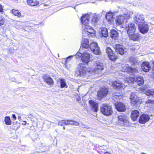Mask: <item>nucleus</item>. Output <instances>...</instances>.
Segmentation results:
<instances>
[{
  "label": "nucleus",
  "mask_w": 154,
  "mask_h": 154,
  "mask_svg": "<svg viewBox=\"0 0 154 154\" xmlns=\"http://www.w3.org/2000/svg\"><path fill=\"white\" fill-rule=\"evenodd\" d=\"M77 100L78 101H79L80 100V98L79 97L78 98H76Z\"/></svg>",
  "instance_id": "obj_51"
},
{
  "label": "nucleus",
  "mask_w": 154,
  "mask_h": 154,
  "mask_svg": "<svg viewBox=\"0 0 154 154\" xmlns=\"http://www.w3.org/2000/svg\"><path fill=\"white\" fill-rule=\"evenodd\" d=\"M134 19V22L137 24L140 23L141 22H145L144 15L141 14H135Z\"/></svg>",
  "instance_id": "obj_8"
},
{
  "label": "nucleus",
  "mask_w": 154,
  "mask_h": 154,
  "mask_svg": "<svg viewBox=\"0 0 154 154\" xmlns=\"http://www.w3.org/2000/svg\"><path fill=\"white\" fill-rule=\"evenodd\" d=\"M18 119L19 120H20V121H21V117L20 116H19L18 117Z\"/></svg>",
  "instance_id": "obj_50"
},
{
  "label": "nucleus",
  "mask_w": 154,
  "mask_h": 154,
  "mask_svg": "<svg viewBox=\"0 0 154 154\" xmlns=\"http://www.w3.org/2000/svg\"><path fill=\"white\" fill-rule=\"evenodd\" d=\"M114 95L116 96H119L120 95V94L119 93H114V94H113Z\"/></svg>",
  "instance_id": "obj_45"
},
{
  "label": "nucleus",
  "mask_w": 154,
  "mask_h": 154,
  "mask_svg": "<svg viewBox=\"0 0 154 154\" xmlns=\"http://www.w3.org/2000/svg\"><path fill=\"white\" fill-rule=\"evenodd\" d=\"M106 52L108 54L109 59L112 60H115L117 58V56H116L112 49H106Z\"/></svg>",
  "instance_id": "obj_14"
},
{
  "label": "nucleus",
  "mask_w": 154,
  "mask_h": 154,
  "mask_svg": "<svg viewBox=\"0 0 154 154\" xmlns=\"http://www.w3.org/2000/svg\"><path fill=\"white\" fill-rule=\"evenodd\" d=\"M4 21L3 18L0 16V26L3 25L4 23Z\"/></svg>",
  "instance_id": "obj_40"
},
{
  "label": "nucleus",
  "mask_w": 154,
  "mask_h": 154,
  "mask_svg": "<svg viewBox=\"0 0 154 154\" xmlns=\"http://www.w3.org/2000/svg\"><path fill=\"white\" fill-rule=\"evenodd\" d=\"M43 79L45 82L49 85H52L54 83L53 80L48 75H45L43 77Z\"/></svg>",
  "instance_id": "obj_19"
},
{
  "label": "nucleus",
  "mask_w": 154,
  "mask_h": 154,
  "mask_svg": "<svg viewBox=\"0 0 154 154\" xmlns=\"http://www.w3.org/2000/svg\"><path fill=\"white\" fill-rule=\"evenodd\" d=\"M83 49H79L78 52L76 53L77 56H82V60L85 63H88L90 61V55L88 53H84L82 51Z\"/></svg>",
  "instance_id": "obj_3"
},
{
  "label": "nucleus",
  "mask_w": 154,
  "mask_h": 154,
  "mask_svg": "<svg viewBox=\"0 0 154 154\" xmlns=\"http://www.w3.org/2000/svg\"><path fill=\"white\" fill-rule=\"evenodd\" d=\"M104 154H111L109 153V152H106L104 153Z\"/></svg>",
  "instance_id": "obj_52"
},
{
  "label": "nucleus",
  "mask_w": 154,
  "mask_h": 154,
  "mask_svg": "<svg viewBox=\"0 0 154 154\" xmlns=\"http://www.w3.org/2000/svg\"><path fill=\"white\" fill-rule=\"evenodd\" d=\"M87 71L85 65L83 63H80L78 69L77 71V73L80 75H84Z\"/></svg>",
  "instance_id": "obj_12"
},
{
  "label": "nucleus",
  "mask_w": 154,
  "mask_h": 154,
  "mask_svg": "<svg viewBox=\"0 0 154 154\" xmlns=\"http://www.w3.org/2000/svg\"><path fill=\"white\" fill-rule=\"evenodd\" d=\"M129 61L131 62V63H133V65L134 66H136L137 64V61L136 58H134L132 57H131L129 58Z\"/></svg>",
  "instance_id": "obj_30"
},
{
  "label": "nucleus",
  "mask_w": 154,
  "mask_h": 154,
  "mask_svg": "<svg viewBox=\"0 0 154 154\" xmlns=\"http://www.w3.org/2000/svg\"><path fill=\"white\" fill-rule=\"evenodd\" d=\"M89 47L90 48H100L98 46L97 43L94 42H93L91 43L89 45Z\"/></svg>",
  "instance_id": "obj_34"
},
{
  "label": "nucleus",
  "mask_w": 154,
  "mask_h": 154,
  "mask_svg": "<svg viewBox=\"0 0 154 154\" xmlns=\"http://www.w3.org/2000/svg\"><path fill=\"white\" fill-rule=\"evenodd\" d=\"M101 15L96 13L86 14L83 15L81 18L82 26L83 29V35L86 37L94 36L95 35V31L89 25V22L91 19V23L94 24L97 23L100 20Z\"/></svg>",
  "instance_id": "obj_1"
},
{
  "label": "nucleus",
  "mask_w": 154,
  "mask_h": 154,
  "mask_svg": "<svg viewBox=\"0 0 154 154\" xmlns=\"http://www.w3.org/2000/svg\"><path fill=\"white\" fill-rule=\"evenodd\" d=\"M27 4L32 6H36L39 4V2L36 0H27Z\"/></svg>",
  "instance_id": "obj_26"
},
{
  "label": "nucleus",
  "mask_w": 154,
  "mask_h": 154,
  "mask_svg": "<svg viewBox=\"0 0 154 154\" xmlns=\"http://www.w3.org/2000/svg\"><path fill=\"white\" fill-rule=\"evenodd\" d=\"M69 120H65V125H70L69 123Z\"/></svg>",
  "instance_id": "obj_42"
},
{
  "label": "nucleus",
  "mask_w": 154,
  "mask_h": 154,
  "mask_svg": "<svg viewBox=\"0 0 154 154\" xmlns=\"http://www.w3.org/2000/svg\"><path fill=\"white\" fill-rule=\"evenodd\" d=\"M151 24L146 22H141L138 24V29L140 32L143 34H145L147 33L149 30V24Z\"/></svg>",
  "instance_id": "obj_2"
},
{
  "label": "nucleus",
  "mask_w": 154,
  "mask_h": 154,
  "mask_svg": "<svg viewBox=\"0 0 154 154\" xmlns=\"http://www.w3.org/2000/svg\"><path fill=\"white\" fill-rule=\"evenodd\" d=\"M100 33L101 34L102 36L104 37H107L108 35L107 29L105 28L101 29V32H100Z\"/></svg>",
  "instance_id": "obj_27"
},
{
  "label": "nucleus",
  "mask_w": 154,
  "mask_h": 154,
  "mask_svg": "<svg viewBox=\"0 0 154 154\" xmlns=\"http://www.w3.org/2000/svg\"><path fill=\"white\" fill-rule=\"evenodd\" d=\"M150 68L149 63L147 62H144L141 65V69L144 72H147Z\"/></svg>",
  "instance_id": "obj_25"
},
{
  "label": "nucleus",
  "mask_w": 154,
  "mask_h": 154,
  "mask_svg": "<svg viewBox=\"0 0 154 154\" xmlns=\"http://www.w3.org/2000/svg\"><path fill=\"white\" fill-rule=\"evenodd\" d=\"M130 99L131 103L132 105H134L136 104L140 103L139 98L134 93H131Z\"/></svg>",
  "instance_id": "obj_10"
},
{
  "label": "nucleus",
  "mask_w": 154,
  "mask_h": 154,
  "mask_svg": "<svg viewBox=\"0 0 154 154\" xmlns=\"http://www.w3.org/2000/svg\"><path fill=\"white\" fill-rule=\"evenodd\" d=\"M131 81L135 82L139 85H141L144 83V80L141 77H137V78H132L131 79Z\"/></svg>",
  "instance_id": "obj_22"
},
{
  "label": "nucleus",
  "mask_w": 154,
  "mask_h": 154,
  "mask_svg": "<svg viewBox=\"0 0 154 154\" xmlns=\"http://www.w3.org/2000/svg\"><path fill=\"white\" fill-rule=\"evenodd\" d=\"M128 35L129 38L134 41H138L141 38L139 33H135V32L131 33Z\"/></svg>",
  "instance_id": "obj_18"
},
{
  "label": "nucleus",
  "mask_w": 154,
  "mask_h": 154,
  "mask_svg": "<svg viewBox=\"0 0 154 154\" xmlns=\"http://www.w3.org/2000/svg\"><path fill=\"white\" fill-rule=\"evenodd\" d=\"M116 109L120 112H124L126 110L125 106L124 104L121 103H118L116 105Z\"/></svg>",
  "instance_id": "obj_21"
},
{
  "label": "nucleus",
  "mask_w": 154,
  "mask_h": 154,
  "mask_svg": "<svg viewBox=\"0 0 154 154\" xmlns=\"http://www.w3.org/2000/svg\"><path fill=\"white\" fill-rule=\"evenodd\" d=\"M69 124H70V125L75 126H78L79 125V122L73 120H70Z\"/></svg>",
  "instance_id": "obj_37"
},
{
  "label": "nucleus",
  "mask_w": 154,
  "mask_h": 154,
  "mask_svg": "<svg viewBox=\"0 0 154 154\" xmlns=\"http://www.w3.org/2000/svg\"><path fill=\"white\" fill-rule=\"evenodd\" d=\"M73 57V56H69V57H68L66 59V63L68 62V60H70L71 58L72 57Z\"/></svg>",
  "instance_id": "obj_41"
},
{
  "label": "nucleus",
  "mask_w": 154,
  "mask_h": 154,
  "mask_svg": "<svg viewBox=\"0 0 154 154\" xmlns=\"http://www.w3.org/2000/svg\"><path fill=\"white\" fill-rule=\"evenodd\" d=\"M115 48H123V46L120 44H116L115 45V47H114Z\"/></svg>",
  "instance_id": "obj_39"
},
{
  "label": "nucleus",
  "mask_w": 154,
  "mask_h": 154,
  "mask_svg": "<svg viewBox=\"0 0 154 154\" xmlns=\"http://www.w3.org/2000/svg\"><path fill=\"white\" fill-rule=\"evenodd\" d=\"M11 12L12 14L18 17H20L21 15V14L20 12H19L18 10H15L14 9H13Z\"/></svg>",
  "instance_id": "obj_32"
},
{
  "label": "nucleus",
  "mask_w": 154,
  "mask_h": 154,
  "mask_svg": "<svg viewBox=\"0 0 154 154\" xmlns=\"http://www.w3.org/2000/svg\"><path fill=\"white\" fill-rule=\"evenodd\" d=\"M148 115L143 114L141 115L139 119V122L141 124H144L148 122L149 119Z\"/></svg>",
  "instance_id": "obj_16"
},
{
  "label": "nucleus",
  "mask_w": 154,
  "mask_h": 154,
  "mask_svg": "<svg viewBox=\"0 0 154 154\" xmlns=\"http://www.w3.org/2000/svg\"><path fill=\"white\" fill-rule=\"evenodd\" d=\"M107 48H109V47H107Z\"/></svg>",
  "instance_id": "obj_54"
},
{
  "label": "nucleus",
  "mask_w": 154,
  "mask_h": 154,
  "mask_svg": "<svg viewBox=\"0 0 154 154\" xmlns=\"http://www.w3.org/2000/svg\"><path fill=\"white\" fill-rule=\"evenodd\" d=\"M112 85L114 88L119 90L124 89L125 87V85L119 81H115L112 82Z\"/></svg>",
  "instance_id": "obj_11"
},
{
  "label": "nucleus",
  "mask_w": 154,
  "mask_h": 154,
  "mask_svg": "<svg viewBox=\"0 0 154 154\" xmlns=\"http://www.w3.org/2000/svg\"><path fill=\"white\" fill-rule=\"evenodd\" d=\"M100 111L103 114L106 116L111 115L113 112L111 106L106 104L102 105L100 108Z\"/></svg>",
  "instance_id": "obj_4"
},
{
  "label": "nucleus",
  "mask_w": 154,
  "mask_h": 154,
  "mask_svg": "<svg viewBox=\"0 0 154 154\" xmlns=\"http://www.w3.org/2000/svg\"><path fill=\"white\" fill-rule=\"evenodd\" d=\"M95 67L94 70L95 73H97L104 69V65L103 63L99 61H96L95 63Z\"/></svg>",
  "instance_id": "obj_7"
},
{
  "label": "nucleus",
  "mask_w": 154,
  "mask_h": 154,
  "mask_svg": "<svg viewBox=\"0 0 154 154\" xmlns=\"http://www.w3.org/2000/svg\"><path fill=\"white\" fill-rule=\"evenodd\" d=\"M82 127L83 128H87L86 126L83 124H82Z\"/></svg>",
  "instance_id": "obj_49"
},
{
  "label": "nucleus",
  "mask_w": 154,
  "mask_h": 154,
  "mask_svg": "<svg viewBox=\"0 0 154 154\" xmlns=\"http://www.w3.org/2000/svg\"><path fill=\"white\" fill-rule=\"evenodd\" d=\"M91 109L95 112H97L98 110V104L93 100H90L89 102Z\"/></svg>",
  "instance_id": "obj_15"
},
{
  "label": "nucleus",
  "mask_w": 154,
  "mask_h": 154,
  "mask_svg": "<svg viewBox=\"0 0 154 154\" xmlns=\"http://www.w3.org/2000/svg\"><path fill=\"white\" fill-rule=\"evenodd\" d=\"M153 102V101L152 100H148L147 101H146V103H152V102Z\"/></svg>",
  "instance_id": "obj_47"
},
{
  "label": "nucleus",
  "mask_w": 154,
  "mask_h": 154,
  "mask_svg": "<svg viewBox=\"0 0 154 154\" xmlns=\"http://www.w3.org/2000/svg\"><path fill=\"white\" fill-rule=\"evenodd\" d=\"M125 29L127 31V33L129 35L131 33L135 32L136 27L134 23H130L126 25Z\"/></svg>",
  "instance_id": "obj_6"
},
{
  "label": "nucleus",
  "mask_w": 154,
  "mask_h": 154,
  "mask_svg": "<svg viewBox=\"0 0 154 154\" xmlns=\"http://www.w3.org/2000/svg\"><path fill=\"white\" fill-rule=\"evenodd\" d=\"M130 15L128 14H124L117 16L116 19V24L120 25L123 23L124 22L129 19Z\"/></svg>",
  "instance_id": "obj_5"
},
{
  "label": "nucleus",
  "mask_w": 154,
  "mask_h": 154,
  "mask_svg": "<svg viewBox=\"0 0 154 154\" xmlns=\"http://www.w3.org/2000/svg\"><path fill=\"white\" fill-rule=\"evenodd\" d=\"M89 41L87 38H83L80 48H89Z\"/></svg>",
  "instance_id": "obj_20"
},
{
  "label": "nucleus",
  "mask_w": 154,
  "mask_h": 154,
  "mask_svg": "<svg viewBox=\"0 0 154 154\" xmlns=\"http://www.w3.org/2000/svg\"><path fill=\"white\" fill-rule=\"evenodd\" d=\"M60 87L61 88H67L68 87V85L66 84L65 80L64 79H60Z\"/></svg>",
  "instance_id": "obj_29"
},
{
  "label": "nucleus",
  "mask_w": 154,
  "mask_h": 154,
  "mask_svg": "<svg viewBox=\"0 0 154 154\" xmlns=\"http://www.w3.org/2000/svg\"><path fill=\"white\" fill-rule=\"evenodd\" d=\"M58 125L62 126H64L65 125V121L64 120H61L59 122Z\"/></svg>",
  "instance_id": "obj_38"
},
{
  "label": "nucleus",
  "mask_w": 154,
  "mask_h": 154,
  "mask_svg": "<svg viewBox=\"0 0 154 154\" xmlns=\"http://www.w3.org/2000/svg\"><path fill=\"white\" fill-rule=\"evenodd\" d=\"M140 112L137 110H134L132 112L131 117L133 121H136L139 116Z\"/></svg>",
  "instance_id": "obj_24"
},
{
  "label": "nucleus",
  "mask_w": 154,
  "mask_h": 154,
  "mask_svg": "<svg viewBox=\"0 0 154 154\" xmlns=\"http://www.w3.org/2000/svg\"><path fill=\"white\" fill-rule=\"evenodd\" d=\"M114 14L111 11L109 12L106 13L105 16L106 18L108 20H110L113 17Z\"/></svg>",
  "instance_id": "obj_28"
},
{
  "label": "nucleus",
  "mask_w": 154,
  "mask_h": 154,
  "mask_svg": "<svg viewBox=\"0 0 154 154\" xmlns=\"http://www.w3.org/2000/svg\"><path fill=\"white\" fill-rule=\"evenodd\" d=\"M145 94L147 96L151 95L152 96H154V89L147 90L146 91Z\"/></svg>",
  "instance_id": "obj_31"
},
{
  "label": "nucleus",
  "mask_w": 154,
  "mask_h": 154,
  "mask_svg": "<svg viewBox=\"0 0 154 154\" xmlns=\"http://www.w3.org/2000/svg\"><path fill=\"white\" fill-rule=\"evenodd\" d=\"M3 12V8L2 6L0 4V12Z\"/></svg>",
  "instance_id": "obj_43"
},
{
  "label": "nucleus",
  "mask_w": 154,
  "mask_h": 154,
  "mask_svg": "<svg viewBox=\"0 0 154 154\" xmlns=\"http://www.w3.org/2000/svg\"><path fill=\"white\" fill-rule=\"evenodd\" d=\"M108 89L107 88H102L97 93L98 97L100 98H102L106 96L108 94Z\"/></svg>",
  "instance_id": "obj_13"
},
{
  "label": "nucleus",
  "mask_w": 154,
  "mask_h": 154,
  "mask_svg": "<svg viewBox=\"0 0 154 154\" xmlns=\"http://www.w3.org/2000/svg\"><path fill=\"white\" fill-rule=\"evenodd\" d=\"M119 33L115 29L112 30L110 32V36L113 39H117L119 38Z\"/></svg>",
  "instance_id": "obj_23"
},
{
  "label": "nucleus",
  "mask_w": 154,
  "mask_h": 154,
  "mask_svg": "<svg viewBox=\"0 0 154 154\" xmlns=\"http://www.w3.org/2000/svg\"><path fill=\"white\" fill-rule=\"evenodd\" d=\"M119 122L125 125H126L128 122L127 117L125 115L119 116L118 117Z\"/></svg>",
  "instance_id": "obj_17"
},
{
  "label": "nucleus",
  "mask_w": 154,
  "mask_h": 154,
  "mask_svg": "<svg viewBox=\"0 0 154 154\" xmlns=\"http://www.w3.org/2000/svg\"><path fill=\"white\" fill-rule=\"evenodd\" d=\"M152 63L153 64V68L152 69V72L154 74V61L152 62Z\"/></svg>",
  "instance_id": "obj_44"
},
{
  "label": "nucleus",
  "mask_w": 154,
  "mask_h": 154,
  "mask_svg": "<svg viewBox=\"0 0 154 154\" xmlns=\"http://www.w3.org/2000/svg\"><path fill=\"white\" fill-rule=\"evenodd\" d=\"M5 122L7 125H9L11 124V120L9 116H6L5 118Z\"/></svg>",
  "instance_id": "obj_33"
},
{
  "label": "nucleus",
  "mask_w": 154,
  "mask_h": 154,
  "mask_svg": "<svg viewBox=\"0 0 154 154\" xmlns=\"http://www.w3.org/2000/svg\"><path fill=\"white\" fill-rule=\"evenodd\" d=\"M116 51L121 55H122L124 53V49H115Z\"/></svg>",
  "instance_id": "obj_36"
},
{
  "label": "nucleus",
  "mask_w": 154,
  "mask_h": 154,
  "mask_svg": "<svg viewBox=\"0 0 154 154\" xmlns=\"http://www.w3.org/2000/svg\"><path fill=\"white\" fill-rule=\"evenodd\" d=\"M12 117H13L14 119V120H15L16 119V116L15 114H13L12 115Z\"/></svg>",
  "instance_id": "obj_46"
},
{
  "label": "nucleus",
  "mask_w": 154,
  "mask_h": 154,
  "mask_svg": "<svg viewBox=\"0 0 154 154\" xmlns=\"http://www.w3.org/2000/svg\"><path fill=\"white\" fill-rule=\"evenodd\" d=\"M93 50L91 51H93L94 54L96 55H100L101 54V51L100 49H92Z\"/></svg>",
  "instance_id": "obj_35"
},
{
  "label": "nucleus",
  "mask_w": 154,
  "mask_h": 154,
  "mask_svg": "<svg viewBox=\"0 0 154 154\" xmlns=\"http://www.w3.org/2000/svg\"><path fill=\"white\" fill-rule=\"evenodd\" d=\"M63 129H65V127H63Z\"/></svg>",
  "instance_id": "obj_53"
},
{
  "label": "nucleus",
  "mask_w": 154,
  "mask_h": 154,
  "mask_svg": "<svg viewBox=\"0 0 154 154\" xmlns=\"http://www.w3.org/2000/svg\"><path fill=\"white\" fill-rule=\"evenodd\" d=\"M122 70L124 72H128L134 75L135 73L138 72L136 68L130 67L128 65H125L122 68Z\"/></svg>",
  "instance_id": "obj_9"
},
{
  "label": "nucleus",
  "mask_w": 154,
  "mask_h": 154,
  "mask_svg": "<svg viewBox=\"0 0 154 154\" xmlns=\"http://www.w3.org/2000/svg\"><path fill=\"white\" fill-rule=\"evenodd\" d=\"M23 122L24 123H22V124L23 125H26V121H23Z\"/></svg>",
  "instance_id": "obj_48"
}]
</instances>
